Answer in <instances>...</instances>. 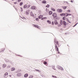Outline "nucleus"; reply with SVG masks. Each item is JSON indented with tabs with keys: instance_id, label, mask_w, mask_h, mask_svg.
<instances>
[{
	"instance_id": "obj_1",
	"label": "nucleus",
	"mask_w": 78,
	"mask_h": 78,
	"mask_svg": "<svg viewBox=\"0 0 78 78\" xmlns=\"http://www.w3.org/2000/svg\"><path fill=\"white\" fill-rule=\"evenodd\" d=\"M54 42H55V43H56V44H55V48H57L58 47V46H57V45L58 46H59V43H58V41H56V38H55L54 39Z\"/></svg>"
},
{
	"instance_id": "obj_2",
	"label": "nucleus",
	"mask_w": 78,
	"mask_h": 78,
	"mask_svg": "<svg viewBox=\"0 0 78 78\" xmlns=\"http://www.w3.org/2000/svg\"><path fill=\"white\" fill-rule=\"evenodd\" d=\"M56 67L57 68H58V69H59V70H61L63 71L64 70V69H63V68L62 67H61V66H60L59 65H57L56 66Z\"/></svg>"
},
{
	"instance_id": "obj_3",
	"label": "nucleus",
	"mask_w": 78,
	"mask_h": 78,
	"mask_svg": "<svg viewBox=\"0 0 78 78\" xmlns=\"http://www.w3.org/2000/svg\"><path fill=\"white\" fill-rule=\"evenodd\" d=\"M52 16L54 18H55L57 17V13H54L52 14Z\"/></svg>"
},
{
	"instance_id": "obj_4",
	"label": "nucleus",
	"mask_w": 78,
	"mask_h": 78,
	"mask_svg": "<svg viewBox=\"0 0 78 78\" xmlns=\"http://www.w3.org/2000/svg\"><path fill=\"white\" fill-rule=\"evenodd\" d=\"M57 11L58 12H62V10L61 9H58L57 10Z\"/></svg>"
},
{
	"instance_id": "obj_5",
	"label": "nucleus",
	"mask_w": 78,
	"mask_h": 78,
	"mask_svg": "<svg viewBox=\"0 0 78 78\" xmlns=\"http://www.w3.org/2000/svg\"><path fill=\"white\" fill-rule=\"evenodd\" d=\"M8 76V73H5L4 76L5 78H6Z\"/></svg>"
},
{
	"instance_id": "obj_6",
	"label": "nucleus",
	"mask_w": 78,
	"mask_h": 78,
	"mask_svg": "<svg viewBox=\"0 0 78 78\" xmlns=\"http://www.w3.org/2000/svg\"><path fill=\"white\" fill-rule=\"evenodd\" d=\"M31 9H33V10H34L36 9V7L35 6H32L31 7Z\"/></svg>"
},
{
	"instance_id": "obj_7",
	"label": "nucleus",
	"mask_w": 78,
	"mask_h": 78,
	"mask_svg": "<svg viewBox=\"0 0 78 78\" xmlns=\"http://www.w3.org/2000/svg\"><path fill=\"white\" fill-rule=\"evenodd\" d=\"M16 76H18V77H20V76H22V73H19L17 74Z\"/></svg>"
},
{
	"instance_id": "obj_8",
	"label": "nucleus",
	"mask_w": 78,
	"mask_h": 78,
	"mask_svg": "<svg viewBox=\"0 0 78 78\" xmlns=\"http://www.w3.org/2000/svg\"><path fill=\"white\" fill-rule=\"evenodd\" d=\"M30 16H31V17H34V15L32 12H30Z\"/></svg>"
},
{
	"instance_id": "obj_9",
	"label": "nucleus",
	"mask_w": 78,
	"mask_h": 78,
	"mask_svg": "<svg viewBox=\"0 0 78 78\" xmlns=\"http://www.w3.org/2000/svg\"><path fill=\"white\" fill-rule=\"evenodd\" d=\"M28 74L26 73L25 74H24V78H27V77H28Z\"/></svg>"
},
{
	"instance_id": "obj_10",
	"label": "nucleus",
	"mask_w": 78,
	"mask_h": 78,
	"mask_svg": "<svg viewBox=\"0 0 78 78\" xmlns=\"http://www.w3.org/2000/svg\"><path fill=\"white\" fill-rule=\"evenodd\" d=\"M54 23L55 25H58V22L57 20H54Z\"/></svg>"
},
{
	"instance_id": "obj_11",
	"label": "nucleus",
	"mask_w": 78,
	"mask_h": 78,
	"mask_svg": "<svg viewBox=\"0 0 78 78\" xmlns=\"http://www.w3.org/2000/svg\"><path fill=\"white\" fill-rule=\"evenodd\" d=\"M42 17H43V15H41L38 16V19H40L42 18Z\"/></svg>"
},
{
	"instance_id": "obj_12",
	"label": "nucleus",
	"mask_w": 78,
	"mask_h": 78,
	"mask_svg": "<svg viewBox=\"0 0 78 78\" xmlns=\"http://www.w3.org/2000/svg\"><path fill=\"white\" fill-rule=\"evenodd\" d=\"M5 48H4L3 49H1V51H0V52H4V51H5Z\"/></svg>"
},
{
	"instance_id": "obj_13",
	"label": "nucleus",
	"mask_w": 78,
	"mask_h": 78,
	"mask_svg": "<svg viewBox=\"0 0 78 78\" xmlns=\"http://www.w3.org/2000/svg\"><path fill=\"white\" fill-rule=\"evenodd\" d=\"M5 62H9V60H8V59L5 58Z\"/></svg>"
},
{
	"instance_id": "obj_14",
	"label": "nucleus",
	"mask_w": 78,
	"mask_h": 78,
	"mask_svg": "<svg viewBox=\"0 0 78 78\" xmlns=\"http://www.w3.org/2000/svg\"><path fill=\"white\" fill-rule=\"evenodd\" d=\"M63 23L64 25H65V26H66V25H67V23L65 21H63Z\"/></svg>"
},
{
	"instance_id": "obj_15",
	"label": "nucleus",
	"mask_w": 78,
	"mask_h": 78,
	"mask_svg": "<svg viewBox=\"0 0 78 78\" xmlns=\"http://www.w3.org/2000/svg\"><path fill=\"white\" fill-rule=\"evenodd\" d=\"M42 3H43L44 4H45L46 3H47V1H46L45 0H43L42 1Z\"/></svg>"
},
{
	"instance_id": "obj_16",
	"label": "nucleus",
	"mask_w": 78,
	"mask_h": 78,
	"mask_svg": "<svg viewBox=\"0 0 78 78\" xmlns=\"http://www.w3.org/2000/svg\"><path fill=\"white\" fill-rule=\"evenodd\" d=\"M60 17L58 16H57L55 18V19H56V20H59L60 19Z\"/></svg>"
},
{
	"instance_id": "obj_17",
	"label": "nucleus",
	"mask_w": 78,
	"mask_h": 78,
	"mask_svg": "<svg viewBox=\"0 0 78 78\" xmlns=\"http://www.w3.org/2000/svg\"><path fill=\"white\" fill-rule=\"evenodd\" d=\"M53 14V12L51 11H50L49 12V15H51Z\"/></svg>"
},
{
	"instance_id": "obj_18",
	"label": "nucleus",
	"mask_w": 78,
	"mask_h": 78,
	"mask_svg": "<svg viewBox=\"0 0 78 78\" xmlns=\"http://www.w3.org/2000/svg\"><path fill=\"white\" fill-rule=\"evenodd\" d=\"M61 16H65L66 14L64 13H61L60 14Z\"/></svg>"
},
{
	"instance_id": "obj_19",
	"label": "nucleus",
	"mask_w": 78,
	"mask_h": 78,
	"mask_svg": "<svg viewBox=\"0 0 78 78\" xmlns=\"http://www.w3.org/2000/svg\"><path fill=\"white\" fill-rule=\"evenodd\" d=\"M6 64H4L3 65L2 67L3 68H5V67H6Z\"/></svg>"
},
{
	"instance_id": "obj_20",
	"label": "nucleus",
	"mask_w": 78,
	"mask_h": 78,
	"mask_svg": "<svg viewBox=\"0 0 78 78\" xmlns=\"http://www.w3.org/2000/svg\"><path fill=\"white\" fill-rule=\"evenodd\" d=\"M15 68H12L11 69V71H14L15 70Z\"/></svg>"
},
{
	"instance_id": "obj_21",
	"label": "nucleus",
	"mask_w": 78,
	"mask_h": 78,
	"mask_svg": "<svg viewBox=\"0 0 78 78\" xmlns=\"http://www.w3.org/2000/svg\"><path fill=\"white\" fill-rule=\"evenodd\" d=\"M55 66H52V68L53 69L55 70H56V69H55Z\"/></svg>"
},
{
	"instance_id": "obj_22",
	"label": "nucleus",
	"mask_w": 78,
	"mask_h": 78,
	"mask_svg": "<svg viewBox=\"0 0 78 78\" xmlns=\"http://www.w3.org/2000/svg\"><path fill=\"white\" fill-rule=\"evenodd\" d=\"M66 14H67L66 15V17L67 16H71L72 15V14H70V13H69V14H68V13H66Z\"/></svg>"
},
{
	"instance_id": "obj_23",
	"label": "nucleus",
	"mask_w": 78,
	"mask_h": 78,
	"mask_svg": "<svg viewBox=\"0 0 78 78\" xmlns=\"http://www.w3.org/2000/svg\"><path fill=\"white\" fill-rule=\"evenodd\" d=\"M55 50L56 51H59V49L58 48V47H57L55 48Z\"/></svg>"
},
{
	"instance_id": "obj_24",
	"label": "nucleus",
	"mask_w": 78,
	"mask_h": 78,
	"mask_svg": "<svg viewBox=\"0 0 78 78\" xmlns=\"http://www.w3.org/2000/svg\"><path fill=\"white\" fill-rule=\"evenodd\" d=\"M26 6L27 8H29L30 7V5H27L26 4Z\"/></svg>"
},
{
	"instance_id": "obj_25",
	"label": "nucleus",
	"mask_w": 78,
	"mask_h": 78,
	"mask_svg": "<svg viewBox=\"0 0 78 78\" xmlns=\"http://www.w3.org/2000/svg\"><path fill=\"white\" fill-rule=\"evenodd\" d=\"M21 71V70L19 69L16 71V73H18V72H20Z\"/></svg>"
},
{
	"instance_id": "obj_26",
	"label": "nucleus",
	"mask_w": 78,
	"mask_h": 78,
	"mask_svg": "<svg viewBox=\"0 0 78 78\" xmlns=\"http://www.w3.org/2000/svg\"><path fill=\"white\" fill-rule=\"evenodd\" d=\"M47 22L48 23H49V24H51V22H50V21L48 20L47 21Z\"/></svg>"
},
{
	"instance_id": "obj_27",
	"label": "nucleus",
	"mask_w": 78,
	"mask_h": 78,
	"mask_svg": "<svg viewBox=\"0 0 78 78\" xmlns=\"http://www.w3.org/2000/svg\"><path fill=\"white\" fill-rule=\"evenodd\" d=\"M47 19V17H44L42 19H41V20H44V19Z\"/></svg>"
},
{
	"instance_id": "obj_28",
	"label": "nucleus",
	"mask_w": 78,
	"mask_h": 78,
	"mask_svg": "<svg viewBox=\"0 0 78 78\" xmlns=\"http://www.w3.org/2000/svg\"><path fill=\"white\" fill-rule=\"evenodd\" d=\"M34 25V27H35V28H39V27H37V25Z\"/></svg>"
},
{
	"instance_id": "obj_29",
	"label": "nucleus",
	"mask_w": 78,
	"mask_h": 78,
	"mask_svg": "<svg viewBox=\"0 0 78 78\" xmlns=\"http://www.w3.org/2000/svg\"><path fill=\"white\" fill-rule=\"evenodd\" d=\"M23 8L24 9L26 8H27V4L24 5L23 6Z\"/></svg>"
},
{
	"instance_id": "obj_30",
	"label": "nucleus",
	"mask_w": 78,
	"mask_h": 78,
	"mask_svg": "<svg viewBox=\"0 0 78 78\" xmlns=\"http://www.w3.org/2000/svg\"><path fill=\"white\" fill-rule=\"evenodd\" d=\"M26 15H28L29 14V12H28V11H27L26 12Z\"/></svg>"
},
{
	"instance_id": "obj_31",
	"label": "nucleus",
	"mask_w": 78,
	"mask_h": 78,
	"mask_svg": "<svg viewBox=\"0 0 78 78\" xmlns=\"http://www.w3.org/2000/svg\"><path fill=\"white\" fill-rule=\"evenodd\" d=\"M43 64H44L45 65H46V64H47V62H43Z\"/></svg>"
},
{
	"instance_id": "obj_32",
	"label": "nucleus",
	"mask_w": 78,
	"mask_h": 78,
	"mask_svg": "<svg viewBox=\"0 0 78 78\" xmlns=\"http://www.w3.org/2000/svg\"><path fill=\"white\" fill-rule=\"evenodd\" d=\"M66 8H67V7L66 6L63 7V9H66Z\"/></svg>"
},
{
	"instance_id": "obj_33",
	"label": "nucleus",
	"mask_w": 78,
	"mask_h": 78,
	"mask_svg": "<svg viewBox=\"0 0 78 78\" xmlns=\"http://www.w3.org/2000/svg\"><path fill=\"white\" fill-rule=\"evenodd\" d=\"M20 6H22L23 5V2H21L20 3Z\"/></svg>"
},
{
	"instance_id": "obj_34",
	"label": "nucleus",
	"mask_w": 78,
	"mask_h": 78,
	"mask_svg": "<svg viewBox=\"0 0 78 78\" xmlns=\"http://www.w3.org/2000/svg\"><path fill=\"white\" fill-rule=\"evenodd\" d=\"M51 10H52V11H55V9L53 8H51Z\"/></svg>"
},
{
	"instance_id": "obj_35",
	"label": "nucleus",
	"mask_w": 78,
	"mask_h": 78,
	"mask_svg": "<svg viewBox=\"0 0 78 78\" xmlns=\"http://www.w3.org/2000/svg\"><path fill=\"white\" fill-rule=\"evenodd\" d=\"M46 8H49V7H50V5H49L48 4L46 6Z\"/></svg>"
},
{
	"instance_id": "obj_36",
	"label": "nucleus",
	"mask_w": 78,
	"mask_h": 78,
	"mask_svg": "<svg viewBox=\"0 0 78 78\" xmlns=\"http://www.w3.org/2000/svg\"><path fill=\"white\" fill-rule=\"evenodd\" d=\"M66 19V17H64L62 18V19L63 20H65V19Z\"/></svg>"
},
{
	"instance_id": "obj_37",
	"label": "nucleus",
	"mask_w": 78,
	"mask_h": 78,
	"mask_svg": "<svg viewBox=\"0 0 78 78\" xmlns=\"http://www.w3.org/2000/svg\"><path fill=\"white\" fill-rule=\"evenodd\" d=\"M7 68H10V67H11V66L10 65H8L7 67Z\"/></svg>"
},
{
	"instance_id": "obj_38",
	"label": "nucleus",
	"mask_w": 78,
	"mask_h": 78,
	"mask_svg": "<svg viewBox=\"0 0 78 78\" xmlns=\"http://www.w3.org/2000/svg\"><path fill=\"white\" fill-rule=\"evenodd\" d=\"M62 20H61L60 21V24L61 25H62Z\"/></svg>"
},
{
	"instance_id": "obj_39",
	"label": "nucleus",
	"mask_w": 78,
	"mask_h": 78,
	"mask_svg": "<svg viewBox=\"0 0 78 78\" xmlns=\"http://www.w3.org/2000/svg\"><path fill=\"white\" fill-rule=\"evenodd\" d=\"M36 20L37 21H39V19H38V18H37L36 19Z\"/></svg>"
},
{
	"instance_id": "obj_40",
	"label": "nucleus",
	"mask_w": 78,
	"mask_h": 78,
	"mask_svg": "<svg viewBox=\"0 0 78 78\" xmlns=\"http://www.w3.org/2000/svg\"><path fill=\"white\" fill-rule=\"evenodd\" d=\"M41 76H42V77H43L44 78H45V76L44 75H41Z\"/></svg>"
},
{
	"instance_id": "obj_41",
	"label": "nucleus",
	"mask_w": 78,
	"mask_h": 78,
	"mask_svg": "<svg viewBox=\"0 0 78 78\" xmlns=\"http://www.w3.org/2000/svg\"><path fill=\"white\" fill-rule=\"evenodd\" d=\"M35 70H36V71H38V72H41V71L39 70V69H35Z\"/></svg>"
},
{
	"instance_id": "obj_42",
	"label": "nucleus",
	"mask_w": 78,
	"mask_h": 78,
	"mask_svg": "<svg viewBox=\"0 0 78 78\" xmlns=\"http://www.w3.org/2000/svg\"><path fill=\"white\" fill-rule=\"evenodd\" d=\"M67 11L68 12H70V10H68Z\"/></svg>"
},
{
	"instance_id": "obj_43",
	"label": "nucleus",
	"mask_w": 78,
	"mask_h": 78,
	"mask_svg": "<svg viewBox=\"0 0 78 78\" xmlns=\"http://www.w3.org/2000/svg\"><path fill=\"white\" fill-rule=\"evenodd\" d=\"M9 62H10V64H12V61H9Z\"/></svg>"
},
{
	"instance_id": "obj_44",
	"label": "nucleus",
	"mask_w": 78,
	"mask_h": 78,
	"mask_svg": "<svg viewBox=\"0 0 78 78\" xmlns=\"http://www.w3.org/2000/svg\"><path fill=\"white\" fill-rule=\"evenodd\" d=\"M21 12L23 11V9L22 8H21Z\"/></svg>"
},
{
	"instance_id": "obj_45",
	"label": "nucleus",
	"mask_w": 78,
	"mask_h": 78,
	"mask_svg": "<svg viewBox=\"0 0 78 78\" xmlns=\"http://www.w3.org/2000/svg\"><path fill=\"white\" fill-rule=\"evenodd\" d=\"M46 12H48V10L47 9H46Z\"/></svg>"
},
{
	"instance_id": "obj_46",
	"label": "nucleus",
	"mask_w": 78,
	"mask_h": 78,
	"mask_svg": "<svg viewBox=\"0 0 78 78\" xmlns=\"http://www.w3.org/2000/svg\"><path fill=\"white\" fill-rule=\"evenodd\" d=\"M33 78V76H30L29 78Z\"/></svg>"
},
{
	"instance_id": "obj_47",
	"label": "nucleus",
	"mask_w": 78,
	"mask_h": 78,
	"mask_svg": "<svg viewBox=\"0 0 78 78\" xmlns=\"http://www.w3.org/2000/svg\"><path fill=\"white\" fill-rule=\"evenodd\" d=\"M52 25H54V22L53 21L52 22Z\"/></svg>"
},
{
	"instance_id": "obj_48",
	"label": "nucleus",
	"mask_w": 78,
	"mask_h": 78,
	"mask_svg": "<svg viewBox=\"0 0 78 78\" xmlns=\"http://www.w3.org/2000/svg\"><path fill=\"white\" fill-rule=\"evenodd\" d=\"M66 20L67 22H69V20L68 19H67Z\"/></svg>"
},
{
	"instance_id": "obj_49",
	"label": "nucleus",
	"mask_w": 78,
	"mask_h": 78,
	"mask_svg": "<svg viewBox=\"0 0 78 78\" xmlns=\"http://www.w3.org/2000/svg\"><path fill=\"white\" fill-rule=\"evenodd\" d=\"M71 3H73V1L72 0H71Z\"/></svg>"
},
{
	"instance_id": "obj_50",
	"label": "nucleus",
	"mask_w": 78,
	"mask_h": 78,
	"mask_svg": "<svg viewBox=\"0 0 78 78\" xmlns=\"http://www.w3.org/2000/svg\"><path fill=\"white\" fill-rule=\"evenodd\" d=\"M58 52V54H59V53H60V52H59V51H57Z\"/></svg>"
},
{
	"instance_id": "obj_51",
	"label": "nucleus",
	"mask_w": 78,
	"mask_h": 78,
	"mask_svg": "<svg viewBox=\"0 0 78 78\" xmlns=\"http://www.w3.org/2000/svg\"><path fill=\"white\" fill-rule=\"evenodd\" d=\"M21 1V0H18V2H20Z\"/></svg>"
},
{
	"instance_id": "obj_52",
	"label": "nucleus",
	"mask_w": 78,
	"mask_h": 78,
	"mask_svg": "<svg viewBox=\"0 0 78 78\" xmlns=\"http://www.w3.org/2000/svg\"><path fill=\"white\" fill-rule=\"evenodd\" d=\"M23 18L24 19H26V20H27V19H26V18H25L23 17Z\"/></svg>"
},
{
	"instance_id": "obj_53",
	"label": "nucleus",
	"mask_w": 78,
	"mask_h": 78,
	"mask_svg": "<svg viewBox=\"0 0 78 78\" xmlns=\"http://www.w3.org/2000/svg\"><path fill=\"white\" fill-rule=\"evenodd\" d=\"M52 77H55V76H52Z\"/></svg>"
},
{
	"instance_id": "obj_54",
	"label": "nucleus",
	"mask_w": 78,
	"mask_h": 78,
	"mask_svg": "<svg viewBox=\"0 0 78 78\" xmlns=\"http://www.w3.org/2000/svg\"><path fill=\"white\" fill-rule=\"evenodd\" d=\"M69 22V23H71V22L69 21V22Z\"/></svg>"
},
{
	"instance_id": "obj_55",
	"label": "nucleus",
	"mask_w": 78,
	"mask_h": 78,
	"mask_svg": "<svg viewBox=\"0 0 78 78\" xmlns=\"http://www.w3.org/2000/svg\"><path fill=\"white\" fill-rule=\"evenodd\" d=\"M14 4H16V2H14Z\"/></svg>"
},
{
	"instance_id": "obj_56",
	"label": "nucleus",
	"mask_w": 78,
	"mask_h": 78,
	"mask_svg": "<svg viewBox=\"0 0 78 78\" xmlns=\"http://www.w3.org/2000/svg\"><path fill=\"white\" fill-rule=\"evenodd\" d=\"M65 2L67 3V2H64V3H65Z\"/></svg>"
},
{
	"instance_id": "obj_57",
	"label": "nucleus",
	"mask_w": 78,
	"mask_h": 78,
	"mask_svg": "<svg viewBox=\"0 0 78 78\" xmlns=\"http://www.w3.org/2000/svg\"><path fill=\"white\" fill-rule=\"evenodd\" d=\"M54 78H57V77L56 76H54Z\"/></svg>"
},
{
	"instance_id": "obj_58",
	"label": "nucleus",
	"mask_w": 78,
	"mask_h": 78,
	"mask_svg": "<svg viewBox=\"0 0 78 78\" xmlns=\"http://www.w3.org/2000/svg\"><path fill=\"white\" fill-rule=\"evenodd\" d=\"M9 52H11V51L10 50H9Z\"/></svg>"
},
{
	"instance_id": "obj_59",
	"label": "nucleus",
	"mask_w": 78,
	"mask_h": 78,
	"mask_svg": "<svg viewBox=\"0 0 78 78\" xmlns=\"http://www.w3.org/2000/svg\"><path fill=\"white\" fill-rule=\"evenodd\" d=\"M9 76H10V77L11 76V75H9Z\"/></svg>"
},
{
	"instance_id": "obj_60",
	"label": "nucleus",
	"mask_w": 78,
	"mask_h": 78,
	"mask_svg": "<svg viewBox=\"0 0 78 78\" xmlns=\"http://www.w3.org/2000/svg\"><path fill=\"white\" fill-rule=\"evenodd\" d=\"M19 56H21L20 55H19Z\"/></svg>"
},
{
	"instance_id": "obj_61",
	"label": "nucleus",
	"mask_w": 78,
	"mask_h": 78,
	"mask_svg": "<svg viewBox=\"0 0 78 78\" xmlns=\"http://www.w3.org/2000/svg\"><path fill=\"white\" fill-rule=\"evenodd\" d=\"M12 0V1H14V0Z\"/></svg>"
},
{
	"instance_id": "obj_62",
	"label": "nucleus",
	"mask_w": 78,
	"mask_h": 78,
	"mask_svg": "<svg viewBox=\"0 0 78 78\" xmlns=\"http://www.w3.org/2000/svg\"><path fill=\"white\" fill-rule=\"evenodd\" d=\"M21 18L23 19V18H22V17H21Z\"/></svg>"
},
{
	"instance_id": "obj_63",
	"label": "nucleus",
	"mask_w": 78,
	"mask_h": 78,
	"mask_svg": "<svg viewBox=\"0 0 78 78\" xmlns=\"http://www.w3.org/2000/svg\"><path fill=\"white\" fill-rule=\"evenodd\" d=\"M67 3H68V2H67Z\"/></svg>"
},
{
	"instance_id": "obj_64",
	"label": "nucleus",
	"mask_w": 78,
	"mask_h": 78,
	"mask_svg": "<svg viewBox=\"0 0 78 78\" xmlns=\"http://www.w3.org/2000/svg\"><path fill=\"white\" fill-rule=\"evenodd\" d=\"M67 46H69V45H68V44L67 45Z\"/></svg>"
}]
</instances>
